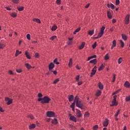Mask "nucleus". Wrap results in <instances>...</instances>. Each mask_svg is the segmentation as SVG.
Listing matches in <instances>:
<instances>
[{
    "label": "nucleus",
    "instance_id": "f257e3e1",
    "mask_svg": "<svg viewBox=\"0 0 130 130\" xmlns=\"http://www.w3.org/2000/svg\"><path fill=\"white\" fill-rule=\"evenodd\" d=\"M74 101L76 103V107H78V108H80V109H84L83 107L84 105L82 104V101L80 100V98L78 95H76L74 98Z\"/></svg>",
    "mask_w": 130,
    "mask_h": 130
},
{
    "label": "nucleus",
    "instance_id": "f03ea898",
    "mask_svg": "<svg viewBox=\"0 0 130 130\" xmlns=\"http://www.w3.org/2000/svg\"><path fill=\"white\" fill-rule=\"evenodd\" d=\"M51 101V99L48 96H45L43 98V101L41 102V103L42 104H48Z\"/></svg>",
    "mask_w": 130,
    "mask_h": 130
},
{
    "label": "nucleus",
    "instance_id": "7ed1b4c3",
    "mask_svg": "<svg viewBox=\"0 0 130 130\" xmlns=\"http://www.w3.org/2000/svg\"><path fill=\"white\" fill-rule=\"evenodd\" d=\"M117 98V95H115L113 96V99L112 101V104L110 105L111 107L113 106H117L118 105V102L116 101V99Z\"/></svg>",
    "mask_w": 130,
    "mask_h": 130
},
{
    "label": "nucleus",
    "instance_id": "20e7f679",
    "mask_svg": "<svg viewBox=\"0 0 130 130\" xmlns=\"http://www.w3.org/2000/svg\"><path fill=\"white\" fill-rule=\"evenodd\" d=\"M47 116H48V117H55V113L53 111H48L47 112Z\"/></svg>",
    "mask_w": 130,
    "mask_h": 130
},
{
    "label": "nucleus",
    "instance_id": "39448f33",
    "mask_svg": "<svg viewBox=\"0 0 130 130\" xmlns=\"http://www.w3.org/2000/svg\"><path fill=\"white\" fill-rule=\"evenodd\" d=\"M129 14H127L125 17L124 23L126 25H128V24H129Z\"/></svg>",
    "mask_w": 130,
    "mask_h": 130
},
{
    "label": "nucleus",
    "instance_id": "423d86ee",
    "mask_svg": "<svg viewBox=\"0 0 130 130\" xmlns=\"http://www.w3.org/2000/svg\"><path fill=\"white\" fill-rule=\"evenodd\" d=\"M76 116L79 118H81V117L83 116L82 112H81V111H80V110H78V109H76Z\"/></svg>",
    "mask_w": 130,
    "mask_h": 130
},
{
    "label": "nucleus",
    "instance_id": "0eeeda50",
    "mask_svg": "<svg viewBox=\"0 0 130 130\" xmlns=\"http://www.w3.org/2000/svg\"><path fill=\"white\" fill-rule=\"evenodd\" d=\"M5 101L7 102L8 105H11L13 103V99H10L8 97L5 98Z\"/></svg>",
    "mask_w": 130,
    "mask_h": 130
},
{
    "label": "nucleus",
    "instance_id": "6e6552de",
    "mask_svg": "<svg viewBox=\"0 0 130 130\" xmlns=\"http://www.w3.org/2000/svg\"><path fill=\"white\" fill-rule=\"evenodd\" d=\"M70 116V120H72V121H74V122H77V118L75 117V116L72 115L71 114H69Z\"/></svg>",
    "mask_w": 130,
    "mask_h": 130
},
{
    "label": "nucleus",
    "instance_id": "1a4fd4ad",
    "mask_svg": "<svg viewBox=\"0 0 130 130\" xmlns=\"http://www.w3.org/2000/svg\"><path fill=\"white\" fill-rule=\"evenodd\" d=\"M75 80H76V82H78L77 83L78 86H81V85H82V84H83V81H79L80 80V75H77L76 76V77L75 78Z\"/></svg>",
    "mask_w": 130,
    "mask_h": 130
},
{
    "label": "nucleus",
    "instance_id": "9d476101",
    "mask_svg": "<svg viewBox=\"0 0 130 130\" xmlns=\"http://www.w3.org/2000/svg\"><path fill=\"white\" fill-rule=\"evenodd\" d=\"M49 71H52L54 68V63L53 62H50L48 66Z\"/></svg>",
    "mask_w": 130,
    "mask_h": 130
},
{
    "label": "nucleus",
    "instance_id": "9b49d317",
    "mask_svg": "<svg viewBox=\"0 0 130 130\" xmlns=\"http://www.w3.org/2000/svg\"><path fill=\"white\" fill-rule=\"evenodd\" d=\"M85 44H86V43H85V42H83L82 44L78 47L79 50H82V49H83V48L85 47Z\"/></svg>",
    "mask_w": 130,
    "mask_h": 130
},
{
    "label": "nucleus",
    "instance_id": "f8f14e48",
    "mask_svg": "<svg viewBox=\"0 0 130 130\" xmlns=\"http://www.w3.org/2000/svg\"><path fill=\"white\" fill-rule=\"evenodd\" d=\"M107 6L108 8L112 9V10H114L115 9V6L113 4H110L109 3L107 4Z\"/></svg>",
    "mask_w": 130,
    "mask_h": 130
},
{
    "label": "nucleus",
    "instance_id": "ddd939ff",
    "mask_svg": "<svg viewBox=\"0 0 130 130\" xmlns=\"http://www.w3.org/2000/svg\"><path fill=\"white\" fill-rule=\"evenodd\" d=\"M109 120L108 119L106 118L105 119V121L103 122V126L106 127L108 125Z\"/></svg>",
    "mask_w": 130,
    "mask_h": 130
},
{
    "label": "nucleus",
    "instance_id": "4468645a",
    "mask_svg": "<svg viewBox=\"0 0 130 130\" xmlns=\"http://www.w3.org/2000/svg\"><path fill=\"white\" fill-rule=\"evenodd\" d=\"M121 38L124 41H126V40H127V36L124 34H121Z\"/></svg>",
    "mask_w": 130,
    "mask_h": 130
},
{
    "label": "nucleus",
    "instance_id": "2eb2a0df",
    "mask_svg": "<svg viewBox=\"0 0 130 130\" xmlns=\"http://www.w3.org/2000/svg\"><path fill=\"white\" fill-rule=\"evenodd\" d=\"M107 16L108 19H112V14H111V12H110V11H107Z\"/></svg>",
    "mask_w": 130,
    "mask_h": 130
},
{
    "label": "nucleus",
    "instance_id": "dca6fc26",
    "mask_svg": "<svg viewBox=\"0 0 130 130\" xmlns=\"http://www.w3.org/2000/svg\"><path fill=\"white\" fill-rule=\"evenodd\" d=\"M124 86L125 88H130V83L128 81H125L124 84Z\"/></svg>",
    "mask_w": 130,
    "mask_h": 130
},
{
    "label": "nucleus",
    "instance_id": "f3484780",
    "mask_svg": "<svg viewBox=\"0 0 130 130\" xmlns=\"http://www.w3.org/2000/svg\"><path fill=\"white\" fill-rule=\"evenodd\" d=\"M74 95L73 94L68 95V99H69V102H72V101L74 100Z\"/></svg>",
    "mask_w": 130,
    "mask_h": 130
},
{
    "label": "nucleus",
    "instance_id": "a211bd4d",
    "mask_svg": "<svg viewBox=\"0 0 130 130\" xmlns=\"http://www.w3.org/2000/svg\"><path fill=\"white\" fill-rule=\"evenodd\" d=\"M97 71L96 70H94L92 69L90 75V78H92V77H93V76H94L95 74H96V72Z\"/></svg>",
    "mask_w": 130,
    "mask_h": 130
},
{
    "label": "nucleus",
    "instance_id": "6ab92c4d",
    "mask_svg": "<svg viewBox=\"0 0 130 130\" xmlns=\"http://www.w3.org/2000/svg\"><path fill=\"white\" fill-rule=\"evenodd\" d=\"M98 87L100 90H103L104 88V86H103V84H102V83L100 82L98 84Z\"/></svg>",
    "mask_w": 130,
    "mask_h": 130
},
{
    "label": "nucleus",
    "instance_id": "aec40b11",
    "mask_svg": "<svg viewBox=\"0 0 130 130\" xmlns=\"http://www.w3.org/2000/svg\"><path fill=\"white\" fill-rule=\"evenodd\" d=\"M101 93H102V92L101 91V90H98L96 93H95V96L96 97H99V96H100L101 95Z\"/></svg>",
    "mask_w": 130,
    "mask_h": 130
},
{
    "label": "nucleus",
    "instance_id": "412c9836",
    "mask_svg": "<svg viewBox=\"0 0 130 130\" xmlns=\"http://www.w3.org/2000/svg\"><path fill=\"white\" fill-rule=\"evenodd\" d=\"M72 66H73V59L71 58L69 59V68H72Z\"/></svg>",
    "mask_w": 130,
    "mask_h": 130
},
{
    "label": "nucleus",
    "instance_id": "4be33fe9",
    "mask_svg": "<svg viewBox=\"0 0 130 130\" xmlns=\"http://www.w3.org/2000/svg\"><path fill=\"white\" fill-rule=\"evenodd\" d=\"M90 63H93V64H96L97 63V59H93L92 60H91L89 61Z\"/></svg>",
    "mask_w": 130,
    "mask_h": 130
},
{
    "label": "nucleus",
    "instance_id": "5701e85b",
    "mask_svg": "<svg viewBox=\"0 0 130 130\" xmlns=\"http://www.w3.org/2000/svg\"><path fill=\"white\" fill-rule=\"evenodd\" d=\"M52 123L53 124H57L58 123V121H57V119L54 118L52 120Z\"/></svg>",
    "mask_w": 130,
    "mask_h": 130
},
{
    "label": "nucleus",
    "instance_id": "b1692460",
    "mask_svg": "<svg viewBox=\"0 0 130 130\" xmlns=\"http://www.w3.org/2000/svg\"><path fill=\"white\" fill-rule=\"evenodd\" d=\"M33 21L38 23V24H40L41 23V21L38 18H34Z\"/></svg>",
    "mask_w": 130,
    "mask_h": 130
},
{
    "label": "nucleus",
    "instance_id": "393cba45",
    "mask_svg": "<svg viewBox=\"0 0 130 130\" xmlns=\"http://www.w3.org/2000/svg\"><path fill=\"white\" fill-rule=\"evenodd\" d=\"M104 68H105V67L104 66V65L103 64H102L100 67H99L98 71H102L104 69Z\"/></svg>",
    "mask_w": 130,
    "mask_h": 130
},
{
    "label": "nucleus",
    "instance_id": "a878e982",
    "mask_svg": "<svg viewBox=\"0 0 130 130\" xmlns=\"http://www.w3.org/2000/svg\"><path fill=\"white\" fill-rule=\"evenodd\" d=\"M25 55H26V57H27V58H28V59H30V58H31V56H30L29 53L27 51L25 52Z\"/></svg>",
    "mask_w": 130,
    "mask_h": 130
},
{
    "label": "nucleus",
    "instance_id": "bb28decb",
    "mask_svg": "<svg viewBox=\"0 0 130 130\" xmlns=\"http://www.w3.org/2000/svg\"><path fill=\"white\" fill-rule=\"evenodd\" d=\"M88 35H90V36H92L93 34H94V30H90L88 31Z\"/></svg>",
    "mask_w": 130,
    "mask_h": 130
},
{
    "label": "nucleus",
    "instance_id": "cd10ccee",
    "mask_svg": "<svg viewBox=\"0 0 130 130\" xmlns=\"http://www.w3.org/2000/svg\"><path fill=\"white\" fill-rule=\"evenodd\" d=\"M57 29V26L56 25H54L51 28L52 31H55Z\"/></svg>",
    "mask_w": 130,
    "mask_h": 130
},
{
    "label": "nucleus",
    "instance_id": "c85d7f7f",
    "mask_svg": "<svg viewBox=\"0 0 130 130\" xmlns=\"http://www.w3.org/2000/svg\"><path fill=\"white\" fill-rule=\"evenodd\" d=\"M6 46V45H5L3 43H0V49H4Z\"/></svg>",
    "mask_w": 130,
    "mask_h": 130
},
{
    "label": "nucleus",
    "instance_id": "c756f323",
    "mask_svg": "<svg viewBox=\"0 0 130 130\" xmlns=\"http://www.w3.org/2000/svg\"><path fill=\"white\" fill-rule=\"evenodd\" d=\"M22 53V51H19V50H17L15 53V56L17 57L19 54H21Z\"/></svg>",
    "mask_w": 130,
    "mask_h": 130
},
{
    "label": "nucleus",
    "instance_id": "7c9ffc66",
    "mask_svg": "<svg viewBox=\"0 0 130 130\" xmlns=\"http://www.w3.org/2000/svg\"><path fill=\"white\" fill-rule=\"evenodd\" d=\"M75 106H76V102H75V100H74V102L70 106V107H71V108H75Z\"/></svg>",
    "mask_w": 130,
    "mask_h": 130
},
{
    "label": "nucleus",
    "instance_id": "2f4dec72",
    "mask_svg": "<svg viewBox=\"0 0 130 130\" xmlns=\"http://www.w3.org/2000/svg\"><path fill=\"white\" fill-rule=\"evenodd\" d=\"M104 34V32H103L102 31L100 32L98 35V37H100V38H101V37L103 36Z\"/></svg>",
    "mask_w": 130,
    "mask_h": 130
},
{
    "label": "nucleus",
    "instance_id": "473e14b6",
    "mask_svg": "<svg viewBox=\"0 0 130 130\" xmlns=\"http://www.w3.org/2000/svg\"><path fill=\"white\" fill-rule=\"evenodd\" d=\"M105 60H108L109 59V55L108 54H106L105 56Z\"/></svg>",
    "mask_w": 130,
    "mask_h": 130
},
{
    "label": "nucleus",
    "instance_id": "72a5a7b5",
    "mask_svg": "<svg viewBox=\"0 0 130 130\" xmlns=\"http://www.w3.org/2000/svg\"><path fill=\"white\" fill-rule=\"evenodd\" d=\"M53 62L55 64H59V62L57 61V58H56L55 59H54Z\"/></svg>",
    "mask_w": 130,
    "mask_h": 130
},
{
    "label": "nucleus",
    "instance_id": "f704fd0d",
    "mask_svg": "<svg viewBox=\"0 0 130 130\" xmlns=\"http://www.w3.org/2000/svg\"><path fill=\"white\" fill-rule=\"evenodd\" d=\"M84 116L85 117H89L90 116V113L88 112H86L84 114Z\"/></svg>",
    "mask_w": 130,
    "mask_h": 130
},
{
    "label": "nucleus",
    "instance_id": "c9c22d12",
    "mask_svg": "<svg viewBox=\"0 0 130 130\" xmlns=\"http://www.w3.org/2000/svg\"><path fill=\"white\" fill-rule=\"evenodd\" d=\"M120 110H121V109L118 110L117 112L115 114V117H117V116H118V114H119V113L120 112Z\"/></svg>",
    "mask_w": 130,
    "mask_h": 130
},
{
    "label": "nucleus",
    "instance_id": "e433bc0d",
    "mask_svg": "<svg viewBox=\"0 0 130 130\" xmlns=\"http://www.w3.org/2000/svg\"><path fill=\"white\" fill-rule=\"evenodd\" d=\"M115 79H116V74H114L113 76V80L112 81L113 83H114V82H115Z\"/></svg>",
    "mask_w": 130,
    "mask_h": 130
},
{
    "label": "nucleus",
    "instance_id": "4c0bfd02",
    "mask_svg": "<svg viewBox=\"0 0 130 130\" xmlns=\"http://www.w3.org/2000/svg\"><path fill=\"white\" fill-rule=\"evenodd\" d=\"M120 42L121 43V47L123 48L124 47V43H123V41L122 40H120Z\"/></svg>",
    "mask_w": 130,
    "mask_h": 130
},
{
    "label": "nucleus",
    "instance_id": "58836bf2",
    "mask_svg": "<svg viewBox=\"0 0 130 130\" xmlns=\"http://www.w3.org/2000/svg\"><path fill=\"white\" fill-rule=\"evenodd\" d=\"M25 66L26 67L27 69L30 70V69L32 68V67L29 64V63H26Z\"/></svg>",
    "mask_w": 130,
    "mask_h": 130
},
{
    "label": "nucleus",
    "instance_id": "ea45409f",
    "mask_svg": "<svg viewBox=\"0 0 130 130\" xmlns=\"http://www.w3.org/2000/svg\"><path fill=\"white\" fill-rule=\"evenodd\" d=\"M112 46L113 47H115V46H116V40H114L113 41Z\"/></svg>",
    "mask_w": 130,
    "mask_h": 130
},
{
    "label": "nucleus",
    "instance_id": "a19ab883",
    "mask_svg": "<svg viewBox=\"0 0 130 130\" xmlns=\"http://www.w3.org/2000/svg\"><path fill=\"white\" fill-rule=\"evenodd\" d=\"M96 46H97V42H94V43L92 45V47L94 49V48H96Z\"/></svg>",
    "mask_w": 130,
    "mask_h": 130
},
{
    "label": "nucleus",
    "instance_id": "79ce46f5",
    "mask_svg": "<svg viewBox=\"0 0 130 130\" xmlns=\"http://www.w3.org/2000/svg\"><path fill=\"white\" fill-rule=\"evenodd\" d=\"M92 128L93 130H98L97 129L99 128V126H98V125H95Z\"/></svg>",
    "mask_w": 130,
    "mask_h": 130
},
{
    "label": "nucleus",
    "instance_id": "37998d69",
    "mask_svg": "<svg viewBox=\"0 0 130 130\" xmlns=\"http://www.w3.org/2000/svg\"><path fill=\"white\" fill-rule=\"evenodd\" d=\"M125 100L126 102H128V101H130V95L126 96Z\"/></svg>",
    "mask_w": 130,
    "mask_h": 130
},
{
    "label": "nucleus",
    "instance_id": "c03bdc74",
    "mask_svg": "<svg viewBox=\"0 0 130 130\" xmlns=\"http://www.w3.org/2000/svg\"><path fill=\"white\" fill-rule=\"evenodd\" d=\"M58 82H59V78H57V79H55L53 81V84H57V83H58Z\"/></svg>",
    "mask_w": 130,
    "mask_h": 130
},
{
    "label": "nucleus",
    "instance_id": "a18cd8bd",
    "mask_svg": "<svg viewBox=\"0 0 130 130\" xmlns=\"http://www.w3.org/2000/svg\"><path fill=\"white\" fill-rule=\"evenodd\" d=\"M11 17H13V18H16L17 17V13H13L11 15Z\"/></svg>",
    "mask_w": 130,
    "mask_h": 130
},
{
    "label": "nucleus",
    "instance_id": "49530a36",
    "mask_svg": "<svg viewBox=\"0 0 130 130\" xmlns=\"http://www.w3.org/2000/svg\"><path fill=\"white\" fill-rule=\"evenodd\" d=\"M121 62H122V57H120L118 60V63H119V64H120Z\"/></svg>",
    "mask_w": 130,
    "mask_h": 130
},
{
    "label": "nucleus",
    "instance_id": "de8ad7c7",
    "mask_svg": "<svg viewBox=\"0 0 130 130\" xmlns=\"http://www.w3.org/2000/svg\"><path fill=\"white\" fill-rule=\"evenodd\" d=\"M119 91H120V89H118V90L114 92L112 95L113 96V95H116V94H118V92H119Z\"/></svg>",
    "mask_w": 130,
    "mask_h": 130
},
{
    "label": "nucleus",
    "instance_id": "09e8293b",
    "mask_svg": "<svg viewBox=\"0 0 130 130\" xmlns=\"http://www.w3.org/2000/svg\"><path fill=\"white\" fill-rule=\"evenodd\" d=\"M39 56H40V55L39 53H36L35 54V57H36V58H39Z\"/></svg>",
    "mask_w": 130,
    "mask_h": 130
},
{
    "label": "nucleus",
    "instance_id": "8fccbe9b",
    "mask_svg": "<svg viewBox=\"0 0 130 130\" xmlns=\"http://www.w3.org/2000/svg\"><path fill=\"white\" fill-rule=\"evenodd\" d=\"M56 38H57V37L55 36H52L51 38H50V40H51L52 41H53V40L54 39H55Z\"/></svg>",
    "mask_w": 130,
    "mask_h": 130
},
{
    "label": "nucleus",
    "instance_id": "3c124183",
    "mask_svg": "<svg viewBox=\"0 0 130 130\" xmlns=\"http://www.w3.org/2000/svg\"><path fill=\"white\" fill-rule=\"evenodd\" d=\"M56 4L57 5H61V0H56Z\"/></svg>",
    "mask_w": 130,
    "mask_h": 130
},
{
    "label": "nucleus",
    "instance_id": "603ef678",
    "mask_svg": "<svg viewBox=\"0 0 130 130\" xmlns=\"http://www.w3.org/2000/svg\"><path fill=\"white\" fill-rule=\"evenodd\" d=\"M104 30H105V26H103L101 28V32H103V33H104Z\"/></svg>",
    "mask_w": 130,
    "mask_h": 130
},
{
    "label": "nucleus",
    "instance_id": "864d4df0",
    "mask_svg": "<svg viewBox=\"0 0 130 130\" xmlns=\"http://www.w3.org/2000/svg\"><path fill=\"white\" fill-rule=\"evenodd\" d=\"M18 11H19V12H21V11H23V10H24V7H18Z\"/></svg>",
    "mask_w": 130,
    "mask_h": 130
},
{
    "label": "nucleus",
    "instance_id": "5fc2aeb1",
    "mask_svg": "<svg viewBox=\"0 0 130 130\" xmlns=\"http://www.w3.org/2000/svg\"><path fill=\"white\" fill-rule=\"evenodd\" d=\"M13 4H19V0H12Z\"/></svg>",
    "mask_w": 130,
    "mask_h": 130
},
{
    "label": "nucleus",
    "instance_id": "6e6d98bb",
    "mask_svg": "<svg viewBox=\"0 0 130 130\" xmlns=\"http://www.w3.org/2000/svg\"><path fill=\"white\" fill-rule=\"evenodd\" d=\"M119 4H120V2H119V0H116V2H115L116 6H118Z\"/></svg>",
    "mask_w": 130,
    "mask_h": 130
},
{
    "label": "nucleus",
    "instance_id": "4d7b16f0",
    "mask_svg": "<svg viewBox=\"0 0 130 130\" xmlns=\"http://www.w3.org/2000/svg\"><path fill=\"white\" fill-rule=\"evenodd\" d=\"M51 73H52V71L49 70V71L46 74V75H47V76H49V75H50Z\"/></svg>",
    "mask_w": 130,
    "mask_h": 130
},
{
    "label": "nucleus",
    "instance_id": "13d9d810",
    "mask_svg": "<svg viewBox=\"0 0 130 130\" xmlns=\"http://www.w3.org/2000/svg\"><path fill=\"white\" fill-rule=\"evenodd\" d=\"M26 38H27V39H28V40H31V38H30L29 34H27L26 35Z\"/></svg>",
    "mask_w": 130,
    "mask_h": 130
},
{
    "label": "nucleus",
    "instance_id": "bf43d9fd",
    "mask_svg": "<svg viewBox=\"0 0 130 130\" xmlns=\"http://www.w3.org/2000/svg\"><path fill=\"white\" fill-rule=\"evenodd\" d=\"M89 7H90V3L87 4L85 6V9H88V8H89Z\"/></svg>",
    "mask_w": 130,
    "mask_h": 130
},
{
    "label": "nucleus",
    "instance_id": "052dcab7",
    "mask_svg": "<svg viewBox=\"0 0 130 130\" xmlns=\"http://www.w3.org/2000/svg\"><path fill=\"white\" fill-rule=\"evenodd\" d=\"M38 96V97H39V98H41V97H42V96H43L42 93H39Z\"/></svg>",
    "mask_w": 130,
    "mask_h": 130
},
{
    "label": "nucleus",
    "instance_id": "680f3d73",
    "mask_svg": "<svg viewBox=\"0 0 130 130\" xmlns=\"http://www.w3.org/2000/svg\"><path fill=\"white\" fill-rule=\"evenodd\" d=\"M9 75H14V73H13V71L12 70H9Z\"/></svg>",
    "mask_w": 130,
    "mask_h": 130
},
{
    "label": "nucleus",
    "instance_id": "e2e57ef3",
    "mask_svg": "<svg viewBox=\"0 0 130 130\" xmlns=\"http://www.w3.org/2000/svg\"><path fill=\"white\" fill-rule=\"evenodd\" d=\"M112 23L113 24H114V23H116V19H112Z\"/></svg>",
    "mask_w": 130,
    "mask_h": 130
},
{
    "label": "nucleus",
    "instance_id": "0e129e2a",
    "mask_svg": "<svg viewBox=\"0 0 130 130\" xmlns=\"http://www.w3.org/2000/svg\"><path fill=\"white\" fill-rule=\"evenodd\" d=\"M81 30V27H78L75 31H76V32H79V31H80Z\"/></svg>",
    "mask_w": 130,
    "mask_h": 130
},
{
    "label": "nucleus",
    "instance_id": "69168bd1",
    "mask_svg": "<svg viewBox=\"0 0 130 130\" xmlns=\"http://www.w3.org/2000/svg\"><path fill=\"white\" fill-rule=\"evenodd\" d=\"M16 72H17V73H21V72H22V70H21V69H17L16 70Z\"/></svg>",
    "mask_w": 130,
    "mask_h": 130
},
{
    "label": "nucleus",
    "instance_id": "338daca9",
    "mask_svg": "<svg viewBox=\"0 0 130 130\" xmlns=\"http://www.w3.org/2000/svg\"><path fill=\"white\" fill-rule=\"evenodd\" d=\"M29 129H32L33 128V124H31L29 126Z\"/></svg>",
    "mask_w": 130,
    "mask_h": 130
},
{
    "label": "nucleus",
    "instance_id": "774afa93",
    "mask_svg": "<svg viewBox=\"0 0 130 130\" xmlns=\"http://www.w3.org/2000/svg\"><path fill=\"white\" fill-rule=\"evenodd\" d=\"M67 44H68V45H72V44H73V42H67Z\"/></svg>",
    "mask_w": 130,
    "mask_h": 130
}]
</instances>
